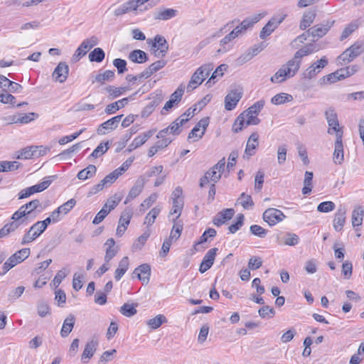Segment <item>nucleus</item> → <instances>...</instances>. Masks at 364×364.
Returning <instances> with one entry per match:
<instances>
[{"label":"nucleus","instance_id":"obj_59","mask_svg":"<svg viewBox=\"0 0 364 364\" xmlns=\"http://www.w3.org/2000/svg\"><path fill=\"white\" fill-rule=\"evenodd\" d=\"M182 230L183 225L175 221L168 239H171V241L177 240L180 237Z\"/></svg>","mask_w":364,"mask_h":364},{"label":"nucleus","instance_id":"obj_38","mask_svg":"<svg viewBox=\"0 0 364 364\" xmlns=\"http://www.w3.org/2000/svg\"><path fill=\"white\" fill-rule=\"evenodd\" d=\"M313 176V172L308 171L305 172L304 187L302 188V193L304 195H309L311 192Z\"/></svg>","mask_w":364,"mask_h":364},{"label":"nucleus","instance_id":"obj_3","mask_svg":"<svg viewBox=\"0 0 364 364\" xmlns=\"http://www.w3.org/2000/svg\"><path fill=\"white\" fill-rule=\"evenodd\" d=\"M363 52V43L356 41L351 46L346 49L338 57V63L341 65L347 64L353 61Z\"/></svg>","mask_w":364,"mask_h":364},{"label":"nucleus","instance_id":"obj_64","mask_svg":"<svg viewBox=\"0 0 364 364\" xmlns=\"http://www.w3.org/2000/svg\"><path fill=\"white\" fill-rule=\"evenodd\" d=\"M259 315L262 318L266 317L272 318L275 315V311L269 306H263L258 311Z\"/></svg>","mask_w":364,"mask_h":364},{"label":"nucleus","instance_id":"obj_27","mask_svg":"<svg viewBox=\"0 0 364 364\" xmlns=\"http://www.w3.org/2000/svg\"><path fill=\"white\" fill-rule=\"evenodd\" d=\"M316 16V10L309 9L303 14L302 19L300 22L299 28L305 30L313 23Z\"/></svg>","mask_w":364,"mask_h":364},{"label":"nucleus","instance_id":"obj_14","mask_svg":"<svg viewBox=\"0 0 364 364\" xmlns=\"http://www.w3.org/2000/svg\"><path fill=\"white\" fill-rule=\"evenodd\" d=\"M139 92L140 90H138L133 95H130L128 97H124L120 100L109 104L105 109V113H107V114H112L115 113L117 110L120 109L121 108H123L126 105H127L129 100H134V97Z\"/></svg>","mask_w":364,"mask_h":364},{"label":"nucleus","instance_id":"obj_56","mask_svg":"<svg viewBox=\"0 0 364 364\" xmlns=\"http://www.w3.org/2000/svg\"><path fill=\"white\" fill-rule=\"evenodd\" d=\"M117 127V125L114 123L112 119H109L100 124V126L97 129V132L98 134L102 135L105 134V129L113 130Z\"/></svg>","mask_w":364,"mask_h":364},{"label":"nucleus","instance_id":"obj_21","mask_svg":"<svg viewBox=\"0 0 364 364\" xmlns=\"http://www.w3.org/2000/svg\"><path fill=\"white\" fill-rule=\"evenodd\" d=\"M316 50V46L313 43H309L301 49L298 50L294 57L290 60L291 61H294V63L298 64V68L299 69L301 58L304 56H306Z\"/></svg>","mask_w":364,"mask_h":364},{"label":"nucleus","instance_id":"obj_37","mask_svg":"<svg viewBox=\"0 0 364 364\" xmlns=\"http://www.w3.org/2000/svg\"><path fill=\"white\" fill-rule=\"evenodd\" d=\"M97 168L95 165L90 164L85 168L78 172L77 177L79 180H86L95 175Z\"/></svg>","mask_w":364,"mask_h":364},{"label":"nucleus","instance_id":"obj_42","mask_svg":"<svg viewBox=\"0 0 364 364\" xmlns=\"http://www.w3.org/2000/svg\"><path fill=\"white\" fill-rule=\"evenodd\" d=\"M328 134H334L336 135V139L338 137L340 134V139L343 138V127H340L338 119L335 122H331V123L328 124Z\"/></svg>","mask_w":364,"mask_h":364},{"label":"nucleus","instance_id":"obj_23","mask_svg":"<svg viewBox=\"0 0 364 364\" xmlns=\"http://www.w3.org/2000/svg\"><path fill=\"white\" fill-rule=\"evenodd\" d=\"M259 145V135L257 132H253L247 141L244 158L249 159L255 154V149Z\"/></svg>","mask_w":364,"mask_h":364},{"label":"nucleus","instance_id":"obj_44","mask_svg":"<svg viewBox=\"0 0 364 364\" xmlns=\"http://www.w3.org/2000/svg\"><path fill=\"white\" fill-rule=\"evenodd\" d=\"M292 100H293V97L291 95L282 92V93L277 94L276 95H274L271 99V102L274 105H278L284 104L285 102H291Z\"/></svg>","mask_w":364,"mask_h":364},{"label":"nucleus","instance_id":"obj_7","mask_svg":"<svg viewBox=\"0 0 364 364\" xmlns=\"http://www.w3.org/2000/svg\"><path fill=\"white\" fill-rule=\"evenodd\" d=\"M262 218L269 226H273L282 221L286 216L280 210L274 208H269L263 213Z\"/></svg>","mask_w":364,"mask_h":364},{"label":"nucleus","instance_id":"obj_28","mask_svg":"<svg viewBox=\"0 0 364 364\" xmlns=\"http://www.w3.org/2000/svg\"><path fill=\"white\" fill-rule=\"evenodd\" d=\"M97 344L98 343L97 341L92 340L85 345V349L81 356V360L83 363H87L88 360H90L93 356Z\"/></svg>","mask_w":364,"mask_h":364},{"label":"nucleus","instance_id":"obj_46","mask_svg":"<svg viewBox=\"0 0 364 364\" xmlns=\"http://www.w3.org/2000/svg\"><path fill=\"white\" fill-rule=\"evenodd\" d=\"M105 57V53L101 48H95L89 54V60L91 62L101 63Z\"/></svg>","mask_w":364,"mask_h":364},{"label":"nucleus","instance_id":"obj_1","mask_svg":"<svg viewBox=\"0 0 364 364\" xmlns=\"http://www.w3.org/2000/svg\"><path fill=\"white\" fill-rule=\"evenodd\" d=\"M299 70L298 64L290 60L283 65L276 73L271 77V82L273 83H282L287 79L293 77Z\"/></svg>","mask_w":364,"mask_h":364},{"label":"nucleus","instance_id":"obj_43","mask_svg":"<svg viewBox=\"0 0 364 364\" xmlns=\"http://www.w3.org/2000/svg\"><path fill=\"white\" fill-rule=\"evenodd\" d=\"M37 117L38 114L36 113L30 112L28 114H23L18 118H16V116H14L11 119V121L13 123L27 124L31 121H33Z\"/></svg>","mask_w":364,"mask_h":364},{"label":"nucleus","instance_id":"obj_31","mask_svg":"<svg viewBox=\"0 0 364 364\" xmlns=\"http://www.w3.org/2000/svg\"><path fill=\"white\" fill-rule=\"evenodd\" d=\"M75 318L73 315H69L63 321L60 331V336L63 338L67 337L72 331L75 325Z\"/></svg>","mask_w":364,"mask_h":364},{"label":"nucleus","instance_id":"obj_20","mask_svg":"<svg viewBox=\"0 0 364 364\" xmlns=\"http://www.w3.org/2000/svg\"><path fill=\"white\" fill-rule=\"evenodd\" d=\"M334 21L328 22L327 24H318L307 30L309 36H311L314 38H320L324 36L329 31L331 27L333 25Z\"/></svg>","mask_w":364,"mask_h":364},{"label":"nucleus","instance_id":"obj_39","mask_svg":"<svg viewBox=\"0 0 364 364\" xmlns=\"http://www.w3.org/2000/svg\"><path fill=\"white\" fill-rule=\"evenodd\" d=\"M156 129H151L135 137L133 140V142L135 144V147L138 148L142 146L149 139H150L154 135Z\"/></svg>","mask_w":364,"mask_h":364},{"label":"nucleus","instance_id":"obj_52","mask_svg":"<svg viewBox=\"0 0 364 364\" xmlns=\"http://www.w3.org/2000/svg\"><path fill=\"white\" fill-rule=\"evenodd\" d=\"M265 105V100L262 99L255 103H254L252 106H250L247 109L245 110V113H247V114H255L258 115V114L260 112V111L262 109Z\"/></svg>","mask_w":364,"mask_h":364},{"label":"nucleus","instance_id":"obj_34","mask_svg":"<svg viewBox=\"0 0 364 364\" xmlns=\"http://www.w3.org/2000/svg\"><path fill=\"white\" fill-rule=\"evenodd\" d=\"M187 122V119L177 118L169 126L170 135L172 136H178L182 132L181 127Z\"/></svg>","mask_w":364,"mask_h":364},{"label":"nucleus","instance_id":"obj_4","mask_svg":"<svg viewBox=\"0 0 364 364\" xmlns=\"http://www.w3.org/2000/svg\"><path fill=\"white\" fill-rule=\"evenodd\" d=\"M30 252L29 248H23L10 256L3 264L4 272L1 274H6L16 265L24 261L28 257Z\"/></svg>","mask_w":364,"mask_h":364},{"label":"nucleus","instance_id":"obj_51","mask_svg":"<svg viewBox=\"0 0 364 364\" xmlns=\"http://www.w3.org/2000/svg\"><path fill=\"white\" fill-rule=\"evenodd\" d=\"M166 321V318L164 315L159 314L154 318L149 319L147 321V325L151 328L156 329L160 327Z\"/></svg>","mask_w":364,"mask_h":364},{"label":"nucleus","instance_id":"obj_32","mask_svg":"<svg viewBox=\"0 0 364 364\" xmlns=\"http://www.w3.org/2000/svg\"><path fill=\"white\" fill-rule=\"evenodd\" d=\"M279 244L294 246L299 242V237L295 233L286 232L283 236L278 237Z\"/></svg>","mask_w":364,"mask_h":364},{"label":"nucleus","instance_id":"obj_53","mask_svg":"<svg viewBox=\"0 0 364 364\" xmlns=\"http://www.w3.org/2000/svg\"><path fill=\"white\" fill-rule=\"evenodd\" d=\"M160 212L161 208L159 207L156 206L153 208L146 216L144 220V224H146L148 226L151 225L154 223L156 217L159 215Z\"/></svg>","mask_w":364,"mask_h":364},{"label":"nucleus","instance_id":"obj_22","mask_svg":"<svg viewBox=\"0 0 364 364\" xmlns=\"http://www.w3.org/2000/svg\"><path fill=\"white\" fill-rule=\"evenodd\" d=\"M346 208L345 206L341 205L335 214L333 222V225L336 231L339 232L342 230L346 223Z\"/></svg>","mask_w":364,"mask_h":364},{"label":"nucleus","instance_id":"obj_16","mask_svg":"<svg viewBox=\"0 0 364 364\" xmlns=\"http://www.w3.org/2000/svg\"><path fill=\"white\" fill-rule=\"evenodd\" d=\"M69 66L65 62H60L53 73V77L55 81L64 82L68 78Z\"/></svg>","mask_w":364,"mask_h":364},{"label":"nucleus","instance_id":"obj_11","mask_svg":"<svg viewBox=\"0 0 364 364\" xmlns=\"http://www.w3.org/2000/svg\"><path fill=\"white\" fill-rule=\"evenodd\" d=\"M242 97L241 89L231 90L225 97V108L227 110H232Z\"/></svg>","mask_w":364,"mask_h":364},{"label":"nucleus","instance_id":"obj_62","mask_svg":"<svg viewBox=\"0 0 364 364\" xmlns=\"http://www.w3.org/2000/svg\"><path fill=\"white\" fill-rule=\"evenodd\" d=\"M127 87H114L113 86H108L106 90L112 98H117L122 94L126 92Z\"/></svg>","mask_w":364,"mask_h":364},{"label":"nucleus","instance_id":"obj_63","mask_svg":"<svg viewBox=\"0 0 364 364\" xmlns=\"http://www.w3.org/2000/svg\"><path fill=\"white\" fill-rule=\"evenodd\" d=\"M76 204V200L74 198L68 200L67 202L58 208V210L61 213L66 215Z\"/></svg>","mask_w":364,"mask_h":364},{"label":"nucleus","instance_id":"obj_58","mask_svg":"<svg viewBox=\"0 0 364 364\" xmlns=\"http://www.w3.org/2000/svg\"><path fill=\"white\" fill-rule=\"evenodd\" d=\"M244 215L242 213H240L237 215V221L229 226L228 230L229 232L232 234L235 233L237 230H239L241 227L243 225L244 223Z\"/></svg>","mask_w":364,"mask_h":364},{"label":"nucleus","instance_id":"obj_40","mask_svg":"<svg viewBox=\"0 0 364 364\" xmlns=\"http://www.w3.org/2000/svg\"><path fill=\"white\" fill-rule=\"evenodd\" d=\"M166 64V61L164 60H157L152 64H151L148 68H146L145 70V75L148 76L149 77L154 73L157 72L158 70L162 69Z\"/></svg>","mask_w":364,"mask_h":364},{"label":"nucleus","instance_id":"obj_55","mask_svg":"<svg viewBox=\"0 0 364 364\" xmlns=\"http://www.w3.org/2000/svg\"><path fill=\"white\" fill-rule=\"evenodd\" d=\"M39 206H41L40 200L35 199L26 203L25 205H21V207L23 208V210H25L26 215H28L35 210H36Z\"/></svg>","mask_w":364,"mask_h":364},{"label":"nucleus","instance_id":"obj_13","mask_svg":"<svg viewBox=\"0 0 364 364\" xmlns=\"http://www.w3.org/2000/svg\"><path fill=\"white\" fill-rule=\"evenodd\" d=\"M146 180L144 176L139 177L134 185L130 189L128 196H127L124 204H127L129 202L136 198L143 191Z\"/></svg>","mask_w":364,"mask_h":364},{"label":"nucleus","instance_id":"obj_41","mask_svg":"<svg viewBox=\"0 0 364 364\" xmlns=\"http://www.w3.org/2000/svg\"><path fill=\"white\" fill-rule=\"evenodd\" d=\"M260 19L259 15L255 16L252 18H247L244 19L237 26L241 31L245 33L247 30L252 27L255 23H257Z\"/></svg>","mask_w":364,"mask_h":364},{"label":"nucleus","instance_id":"obj_50","mask_svg":"<svg viewBox=\"0 0 364 364\" xmlns=\"http://www.w3.org/2000/svg\"><path fill=\"white\" fill-rule=\"evenodd\" d=\"M240 204L243 207L244 209L249 210L252 209L254 206V202L252 199L251 196L247 195L242 193L240 197L237 200Z\"/></svg>","mask_w":364,"mask_h":364},{"label":"nucleus","instance_id":"obj_2","mask_svg":"<svg viewBox=\"0 0 364 364\" xmlns=\"http://www.w3.org/2000/svg\"><path fill=\"white\" fill-rule=\"evenodd\" d=\"M213 68V65L212 64H205L198 68L191 76V78L187 85V92H192L198 85H200L205 80L206 77L208 76Z\"/></svg>","mask_w":364,"mask_h":364},{"label":"nucleus","instance_id":"obj_47","mask_svg":"<svg viewBox=\"0 0 364 364\" xmlns=\"http://www.w3.org/2000/svg\"><path fill=\"white\" fill-rule=\"evenodd\" d=\"M136 306L137 304L125 303L121 306L119 311L124 316L132 317L137 313Z\"/></svg>","mask_w":364,"mask_h":364},{"label":"nucleus","instance_id":"obj_48","mask_svg":"<svg viewBox=\"0 0 364 364\" xmlns=\"http://www.w3.org/2000/svg\"><path fill=\"white\" fill-rule=\"evenodd\" d=\"M109 148V141L107 142H101L92 151V153L90 155V158H98L105 154Z\"/></svg>","mask_w":364,"mask_h":364},{"label":"nucleus","instance_id":"obj_57","mask_svg":"<svg viewBox=\"0 0 364 364\" xmlns=\"http://www.w3.org/2000/svg\"><path fill=\"white\" fill-rule=\"evenodd\" d=\"M114 77V70H106L102 74H98L95 77V81L100 82L101 84L104 83L106 80H112Z\"/></svg>","mask_w":364,"mask_h":364},{"label":"nucleus","instance_id":"obj_35","mask_svg":"<svg viewBox=\"0 0 364 364\" xmlns=\"http://www.w3.org/2000/svg\"><path fill=\"white\" fill-rule=\"evenodd\" d=\"M129 59L134 63H144L149 59L147 54L141 50H134L129 54Z\"/></svg>","mask_w":364,"mask_h":364},{"label":"nucleus","instance_id":"obj_33","mask_svg":"<svg viewBox=\"0 0 364 364\" xmlns=\"http://www.w3.org/2000/svg\"><path fill=\"white\" fill-rule=\"evenodd\" d=\"M178 11L173 9H164L157 11L154 15L156 20L166 21L175 17Z\"/></svg>","mask_w":364,"mask_h":364},{"label":"nucleus","instance_id":"obj_9","mask_svg":"<svg viewBox=\"0 0 364 364\" xmlns=\"http://www.w3.org/2000/svg\"><path fill=\"white\" fill-rule=\"evenodd\" d=\"M151 100L143 109L141 115V117L146 118L149 117L154 110V109L163 101L164 97L161 90H157L154 92Z\"/></svg>","mask_w":364,"mask_h":364},{"label":"nucleus","instance_id":"obj_29","mask_svg":"<svg viewBox=\"0 0 364 364\" xmlns=\"http://www.w3.org/2000/svg\"><path fill=\"white\" fill-rule=\"evenodd\" d=\"M107 246L105 255V262L109 263L111 259L117 255L118 248L115 247V241L113 238L108 239L105 244Z\"/></svg>","mask_w":364,"mask_h":364},{"label":"nucleus","instance_id":"obj_8","mask_svg":"<svg viewBox=\"0 0 364 364\" xmlns=\"http://www.w3.org/2000/svg\"><path fill=\"white\" fill-rule=\"evenodd\" d=\"M46 230L39 221L34 223L23 235L21 245L28 244L38 237Z\"/></svg>","mask_w":364,"mask_h":364},{"label":"nucleus","instance_id":"obj_36","mask_svg":"<svg viewBox=\"0 0 364 364\" xmlns=\"http://www.w3.org/2000/svg\"><path fill=\"white\" fill-rule=\"evenodd\" d=\"M360 26V21L358 19L354 20L348 24L343 31L340 37L341 41L347 38L350 34L353 33Z\"/></svg>","mask_w":364,"mask_h":364},{"label":"nucleus","instance_id":"obj_54","mask_svg":"<svg viewBox=\"0 0 364 364\" xmlns=\"http://www.w3.org/2000/svg\"><path fill=\"white\" fill-rule=\"evenodd\" d=\"M37 312L41 317H46L51 313L49 305L44 301H39L37 303Z\"/></svg>","mask_w":364,"mask_h":364},{"label":"nucleus","instance_id":"obj_45","mask_svg":"<svg viewBox=\"0 0 364 364\" xmlns=\"http://www.w3.org/2000/svg\"><path fill=\"white\" fill-rule=\"evenodd\" d=\"M363 210L361 207H356L352 213V225L359 226L362 224L363 218Z\"/></svg>","mask_w":364,"mask_h":364},{"label":"nucleus","instance_id":"obj_17","mask_svg":"<svg viewBox=\"0 0 364 364\" xmlns=\"http://www.w3.org/2000/svg\"><path fill=\"white\" fill-rule=\"evenodd\" d=\"M285 16L281 17L279 19L276 18H271L267 23L262 28L259 37L262 39L266 38L269 36L277 27L278 26L284 21Z\"/></svg>","mask_w":364,"mask_h":364},{"label":"nucleus","instance_id":"obj_25","mask_svg":"<svg viewBox=\"0 0 364 364\" xmlns=\"http://www.w3.org/2000/svg\"><path fill=\"white\" fill-rule=\"evenodd\" d=\"M342 139H340V135L337 139H336L335 141V148L333 152V160L336 164H341L344 160V154H343V145Z\"/></svg>","mask_w":364,"mask_h":364},{"label":"nucleus","instance_id":"obj_61","mask_svg":"<svg viewBox=\"0 0 364 364\" xmlns=\"http://www.w3.org/2000/svg\"><path fill=\"white\" fill-rule=\"evenodd\" d=\"M335 203L332 201H324L318 204L317 210L320 213H329L335 209Z\"/></svg>","mask_w":364,"mask_h":364},{"label":"nucleus","instance_id":"obj_60","mask_svg":"<svg viewBox=\"0 0 364 364\" xmlns=\"http://www.w3.org/2000/svg\"><path fill=\"white\" fill-rule=\"evenodd\" d=\"M150 236L149 231L144 232L140 237H138L137 240L133 244L132 248L134 250H141L146 240Z\"/></svg>","mask_w":364,"mask_h":364},{"label":"nucleus","instance_id":"obj_5","mask_svg":"<svg viewBox=\"0 0 364 364\" xmlns=\"http://www.w3.org/2000/svg\"><path fill=\"white\" fill-rule=\"evenodd\" d=\"M99 40L97 37L92 36L89 38L85 39L80 46L76 49L72 57L73 62H77L94 46L98 44Z\"/></svg>","mask_w":364,"mask_h":364},{"label":"nucleus","instance_id":"obj_10","mask_svg":"<svg viewBox=\"0 0 364 364\" xmlns=\"http://www.w3.org/2000/svg\"><path fill=\"white\" fill-rule=\"evenodd\" d=\"M245 33L241 29L237 26L232 31L227 34L220 41V45L223 48H219L217 50L218 53H224L228 50L229 48H226V45L232 41L236 38H239L243 36Z\"/></svg>","mask_w":364,"mask_h":364},{"label":"nucleus","instance_id":"obj_26","mask_svg":"<svg viewBox=\"0 0 364 364\" xmlns=\"http://www.w3.org/2000/svg\"><path fill=\"white\" fill-rule=\"evenodd\" d=\"M56 178V176H50L44 178V181L36 184L34 186H32L29 188V192H31V195L40 193L43 191L44 190L47 189L50 185L51 184L52 181Z\"/></svg>","mask_w":364,"mask_h":364},{"label":"nucleus","instance_id":"obj_18","mask_svg":"<svg viewBox=\"0 0 364 364\" xmlns=\"http://www.w3.org/2000/svg\"><path fill=\"white\" fill-rule=\"evenodd\" d=\"M151 275V267L148 264H143L136 267L133 273L132 277H136L144 283L147 284L149 282Z\"/></svg>","mask_w":364,"mask_h":364},{"label":"nucleus","instance_id":"obj_24","mask_svg":"<svg viewBox=\"0 0 364 364\" xmlns=\"http://www.w3.org/2000/svg\"><path fill=\"white\" fill-rule=\"evenodd\" d=\"M234 214L235 210L233 208L224 209L214 217L213 223L218 227L221 226L223 224L230 220L233 217Z\"/></svg>","mask_w":364,"mask_h":364},{"label":"nucleus","instance_id":"obj_49","mask_svg":"<svg viewBox=\"0 0 364 364\" xmlns=\"http://www.w3.org/2000/svg\"><path fill=\"white\" fill-rule=\"evenodd\" d=\"M21 166V164L17 161H0V172H6L17 170Z\"/></svg>","mask_w":364,"mask_h":364},{"label":"nucleus","instance_id":"obj_30","mask_svg":"<svg viewBox=\"0 0 364 364\" xmlns=\"http://www.w3.org/2000/svg\"><path fill=\"white\" fill-rule=\"evenodd\" d=\"M131 215L129 213H122L119 220L118 226L116 231V235L118 237H122L126 231L127 226L129 224Z\"/></svg>","mask_w":364,"mask_h":364},{"label":"nucleus","instance_id":"obj_6","mask_svg":"<svg viewBox=\"0 0 364 364\" xmlns=\"http://www.w3.org/2000/svg\"><path fill=\"white\" fill-rule=\"evenodd\" d=\"M150 41H151V45L155 57L164 58L166 56L168 50V44L164 36L156 35L153 40L149 39L148 43H150Z\"/></svg>","mask_w":364,"mask_h":364},{"label":"nucleus","instance_id":"obj_15","mask_svg":"<svg viewBox=\"0 0 364 364\" xmlns=\"http://www.w3.org/2000/svg\"><path fill=\"white\" fill-rule=\"evenodd\" d=\"M209 124L208 118L201 119L193 128L191 132L188 134V139L196 137L198 140L202 138Z\"/></svg>","mask_w":364,"mask_h":364},{"label":"nucleus","instance_id":"obj_12","mask_svg":"<svg viewBox=\"0 0 364 364\" xmlns=\"http://www.w3.org/2000/svg\"><path fill=\"white\" fill-rule=\"evenodd\" d=\"M0 87L4 92H21L22 86L14 81L10 80L6 76L0 75Z\"/></svg>","mask_w":364,"mask_h":364},{"label":"nucleus","instance_id":"obj_19","mask_svg":"<svg viewBox=\"0 0 364 364\" xmlns=\"http://www.w3.org/2000/svg\"><path fill=\"white\" fill-rule=\"evenodd\" d=\"M225 166V159H221L213 167L207 171L208 175L210 176V181L213 183L218 182L221 178L222 173Z\"/></svg>","mask_w":364,"mask_h":364}]
</instances>
